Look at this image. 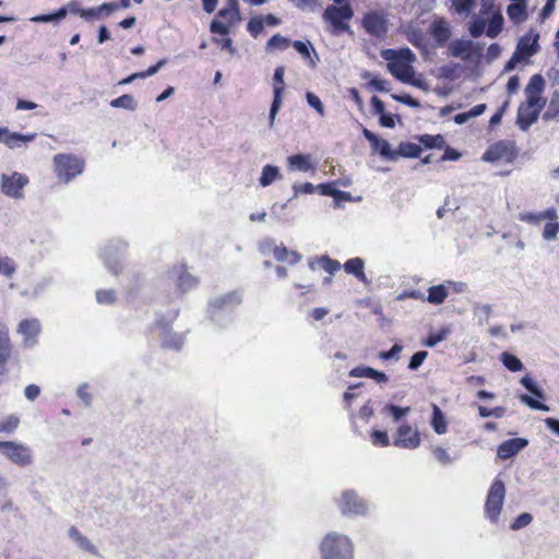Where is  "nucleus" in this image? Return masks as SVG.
<instances>
[{
  "mask_svg": "<svg viewBox=\"0 0 559 559\" xmlns=\"http://www.w3.org/2000/svg\"><path fill=\"white\" fill-rule=\"evenodd\" d=\"M322 559H354V545L344 534L330 532L320 544Z\"/></svg>",
  "mask_w": 559,
  "mask_h": 559,
  "instance_id": "f257e3e1",
  "label": "nucleus"
},
{
  "mask_svg": "<svg viewBox=\"0 0 559 559\" xmlns=\"http://www.w3.org/2000/svg\"><path fill=\"white\" fill-rule=\"evenodd\" d=\"M242 301L238 290L229 292L209 301V316L212 321L223 325L222 320L228 321V313Z\"/></svg>",
  "mask_w": 559,
  "mask_h": 559,
  "instance_id": "f03ea898",
  "label": "nucleus"
},
{
  "mask_svg": "<svg viewBox=\"0 0 559 559\" xmlns=\"http://www.w3.org/2000/svg\"><path fill=\"white\" fill-rule=\"evenodd\" d=\"M53 165L57 177L64 183H69L84 170V160L73 154L55 155Z\"/></svg>",
  "mask_w": 559,
  "mask_h": 559,
  "instance_id": "7ed1b4c3",
  "label": "nucleus"
},
{
  "mask_svg": "<svg viewBox=\"0 0 559 559\" xmlns=\"http://www.w3.org/2000/svg\"><path fill=\"white\" fill-rule=\"evenodd\" d=\"M525 96L526 103L520 105L516 117V123L523 131L537 121L539 112L546 105V99L540 95L525 94Z\"/></svg>",
  "mask_w": 559,
  "mask_h": 559,
  "instance_id": "20e7f679",
  "label": "nucleus"
},
{
  "mask_svg": "<svg viewBox=\"0 0 559 559\" xmlns=\"http://www.w3.org/2000/svg\"><path fill=\"white\" fill-rule=\"evenodd\" d=\"M354 16V10L350 3L344 5H328L322 14L324 22L330 23L333 27V33L338 32L352 33L348 21Z\"/></svg>",
  "mask_w": 559,
  "mask_h": 559,
  "instance_id": "39448f33",
  "label": "nucleus"
},
{
  "mask_svg": "<svg viewBox=\"0 0 559 559\" xmlns=\"http://www.w3.org/2000/svg\"><path fill=\"white\" fill-rule=\"evenodd\" d=\"M506 498V486L500 478H496L488 491L485 502V516L490 523L497 524Z\"/></svg>",
  "mask_w": 559,
  "mask_h": 559,
  "instance_id": "423d86ee",
  "label": "nucleus"
},
{
  "mask_svg": "<svg viewBox=\"0 0 559 559\" xmlns=\"http://www.w3.org/2000/svg\"><path fill=\"white\" fill-rule=\"evenodd\" d=\"M0 454L19 467L29 466L34 462L32 449L17 441H0Z\"/></svg>",
  "mask_w": 559,
  "mask_h": 559,
  "instance_id": "0eeeda50",
  "label": "nucleus"
},
{
  "mask_svg": "<svg viewBox=\"0 0 559 559\" xmlns=\"http://www.w3.org/2000/svg\"><path fill=\"white\" fill-rule=\"evenodd\" d=\"M518 157V148L514 141L501 140L491 144L483 155V160L493 163L504 160L512 164Z\"/></svg>",
  "mask_w": 559,
  "mask_h": 559,
  "instance_id": "6e6552de",
  "label": "nucleus"
},
{
  "mask_svg": "<svg viewBox=\"0 0 559 559\" xmlns=\"http://www.w3.org/2000/svg\"><path fill=\"white\" fill-rule=\"evenodd\" d=\"M384 10H374L365 13L361 25L366 33L376 38H382L388 33L389 19Z\"/></svg>",
  "mask_w": 559,
  "mask_h": 559,
  "instance_id": "1a4fd4ad",
  "label": "nucleus"
},
{
  "mask_svg": "<svg viewBox=\"0 0 559 559\" xmlns=\"http://www.w3.org/2000/svg\"><path fill=\"white\" fill-rule=\"evenodd\" d=\"M28 182V178L24 174L17 171L11 175L2 174L0 177V190L9 198L21 200L24 198L23 189Z\"/></svg>",
  "mask_w": 559,
  "mask_h": 559,
  "instance_id": "9d476101",
  "label": "nucleus"
},
{
  "mask_svg": "<svg viewBox=\"0 0 559 559\" xmlns=\"http://www.w3.org/2000/svg\"><path fill=\"white\" fill-rule=\"evenodd\" d=\"M126 250L127 243L122 240H111L102 249L100 257L114 275H118L121 271L120 260Z\"/></svg>",
  "mask_w": 559,
  "mask_h": 559,
  "instance_id": "9b49d317",
  "label": "nucleus"
},
{
  "mask_svg": "<svg viewBox=\"0 0 559 559\" xmlns=\"http://www.w3.org/2000/svg\"><path fill=\"white\" fill-rule=\"evenodd\" d=\"M284 74H285L284 66H278L275 68V71L273 74V82H274L273 100H272L270 112H269L270 128H273L276 115L278 114V111L282 107V104H283Z\"/></svg>",
  "mask_w": 559,
  "mask_h": 559,
  "instance_id": "f8f14e48",
  "label": "nucleus"
},
{
  "mask_svg": "<svg viewBox=\"0 0 559 559\" xmlns=\"http://www.w3.org/2000/svg\"><path fill=\"white\" fill-rule=\"evenodd\" d=\"M155 326L160 330L159 337L162 340L163 347L176 352L181 350L185 342L183 336L181 334L173 332L170 330L169 322L165 321L164 319H160L156 321Z\"/></svg>",
  "mask_w": 559,
  "mask_h": 559,
  "instance_id": "ddd939ff",
  "label": "nucleus"
},
{
  "mask_svg": "<svg viewBox=\"0 0 559 559\" xmlns=\"http://www.w3.org/2000/svg\"><path fill=\"white\" fill-rule=\"evenodd\" d=\"M420 442L421 439L418 430L405 424L397 428L393 444L402 449H416L420 445Z\"/></svg>",
  "mask_w": 559,
  "mask_h": 559,
  "instance_id": "4468645a",
  "label": "nucleus"
},
{
  "mask_svg": "<svg viewBox=\"0 0 559 559\" xmlns=\"http://www.w3.org/2000/svg\"><path fill=\"white\" fill-rule=\"evenodd\" d=\"M539 34L532 31L522 36L515 47L514 53H518L523 60L536 55L539 51Z\"/></svg>",
  "mask_w": 559,
  "mask_h": 559,
  "instance_id": "2eb2a0df",
  "label": "nucleus"
},
{
  "mask_svg": "<svg viewBox=\"0 0 559 559\" xmlns=\"http://www.w3.org/2000/svg\"><path fill=\"white\" fill-rule=\"evenodd\" d=\"M340 508L344 514H365L367 506L353 490H346L342 495Z\"/></svg>",
  "mask_w": 559,
  "mask_h": 559,
  "instance_id": "dca6fc26",
  "label": "nucleus"
},
{
  "mask_svg": "<svg viewBox=\"0 0 559 559\" xmlns=\"http://www.w3.org/2000/svg\"><path fill=\"white\" fill-rule=\"evenodd\" d=\"M362 135L369 141L373 152H378L382 157L389 160L396 159V153L391 150V145L386 140L380 139L367 128L362 129Z\"/></svg>",
  "mask_w": 559,
  "mask_h": 559,
  "instance_id": "f3484780",
  "label": "nucleus"
},
{
  "mask_svg": "<svg viewBox=\"0 0 559 559\" xmlns=\"http://www.w3.org/2000/svg\"><path fill=\"white\" fill-rule=\"evenodd\" d=\"M17 332L23 336L25 347H33L37 343L40 324L37 319H26L20 322Z\"/></svg>",
  "mask_w": 559,
  "mask_h": 559,
  "instance_id": "a211bd4d",
  "label": "nucleus"
},
{
  "mask_svg": "<svg viewBox=\"0 0 559 559\" xmlns=\"http://www.w3.org/2000/svg\"><path fill=\"white\" fill-rule=\"evenodd\" d=\"M416 56L409 48H401L397 50V60L395 62L388 63L389 72L397 80H405L395 71L396 68H404L405 70H412V63L415 61Z\"/></svg>",
  "mask_w": 559,
  "mask_h": 559,
  "instance_id": "6ab92c4d",
  "label": "nucleus"
},
{
  "mask_svg": "<svg viewBox=\"0 0 559 559\" xmlns=\"http://www.w3.org/2000/svg\"><path fill=\"white\" fill-rule=\"evenodd\" d=\"M429 33L438 47H444L452 36L449 23L443 19H436L429 26Z\"/></svg>",
  "mask_w": 559,
  "mask_h": 559,
  "instance_id": "aec40b11",
  "label": "nucleus"
},
{
  "mask_svg": "<svg viewBox=\"0 0 559 559\" xmlns=\"http://www.w3.org/2000/svg\"><path fill=\"white\" fill-rule=\"evenodd\" d=\"M528 444L525 438H512L503 441L498 445L497 455L501 460H508L516 455Z\"/></svg>",
  "mask_w": 559,
  "mask_h": 559,
  "instance_id": "412c9836",
  "label": "nucleus"
},
{
  "mask_svg": "<svg viewBox=\"0 0 559 559\" xmlns=\"http://www.w3.org/2000/svg\"><path fill=\"white\" fill-rule=\"evenodd\" d=\"M287 167L293 171H314L316 164L312 163L311 156L308 154H295L287 157Z\"/></svg>",
  "mask_w": 559,
  "mask_h": 559,
  "instance_id": "4be33fe9",
  "label": "nucleus"
},
{
  "mask_svg": "<svg viewBox=\"0 0 559 559\" xmlns=\"http://www.w3.org/2000/svg\"><path fill=\"white\" fill-rule=\"evenodd\" d=\"M170 277L177 280L178 288L185 293L197 286L198 280L191 274L187 273L183 266L175 267L169 273Z\"/></svg>",
  "mask_w": 559,
  "mask_h": 559,
  "instance_id": "5701e85b",
  "label": "nucleus"
},
{
  "mask_svg": "<svg viewBox=\"0 0 559 559\" xmlns=\"http://www.w3.org/2000/svg\"><path fill=\"white\" fill-rule=\"evenodd\" d=\"M473 49V41L467 39H455L449 45V52L454 58L468 60Z\"/></svg>",
  "mask_w": 559,
  "mask_h": 559,
  "instance_id": "b1692460",
  "label": "nucleus"
},
{
  "mask_svg": "<svg viewBox=\"0 0 559 559\" xmlns=\"http://www.w3.org/2000/svg\"><path fill=\"white\" fill-rule=\"evenodd\" d=\"M36 133L22 134L19 132H11L8 129V133L3 138V144L11 150L19 148L24 144L34 141Z\"/></svg>",
  "mask_w": 559,
  "mask_h": 559,
  "instance_id": "393cba45",
  "label": "nucleus"
},
{
  "mask_svg": "<svg viewBox=\"0 0 559 559\" xmlns=\"http://www.w3.org/2000/svg\"><path fill=\"white\" fill-rule=\"evenodd\" d=\"M344 271L347 274L354 275L357 280L362 282L364 284H369L370 281L367 278L364 267H365V261L361 258H353L347 260L344 265Z\"/></svg>",
  "mask_w": 559,
  "mask_h": 559,
  "instance_id": "a878e982",
  "label": "nucleus"
},
{
  "mask_svg": "<svg viewBox=\"0 0 559 559\" xmlns=\"http://www.w3.org/2000/svg\"><path fill=\"white\" fill-rule=\"evenodd\" d=\"M292 45L304 59L309 61V66L311 68L317 67V62L319 61V56L316 52V50L310 41L305 43L301 40H295L292 43Z\"/></svg>",
  "mask_w": 559,
  "mask_h": 559,
  "instance_id": "bb28decb",
  "label": "nucleus"
},
{
  "mask_svg": "<svg viewBox=\"0 0 559 559\" xmlns=\"http://www.w3.org/2000/svg\"><path fill=\"white\" fill-rule=\"evenodd\" d=\"M12 355V343L9 329L0 324V366H4Z\"/></svg>",
  "mask_w": 559,
  "mask_h": 559,
  "instance_id": "cd10ccee",
  "label": "nucleus"
},
{
  "mask_svg": "<svg viewBox=\"0 0 559 559\" xmlns=\"http://www.w3.org/2000/svg\"><path fill=\"white\" fill-rule=\"evenodd\" d=\"M68 536L83 550L88 551L93 555H97L98 550L93 543L75 527L71 526L68 530Z\"/></svg>",
  "mask_w": 559,
  "mask_h": 559,
  "instance_id": "c85d7f7f",
  "label": "nucleus"
},
{
  "mask_svg": "<svg viewBox=\"0 0 559 559\" xmlns=\"http://www.w3.org/2000/svg\"><path fill=\"white\" fill-rule=\"evenodd\" d=\"M432 415H431V427L438 435H443L448 430V423L445 420V416L441 408L437 404L431 405Z\"/></svg>",
  "mask_w": 559,
  "mask_h": 559,
  "instance_id": "c756f323",
  "label": "nucleus"
},
{
  "mask_svg": "<svg viewBox=\"0 0 559 559\" xmlns=\"http://www.w3.org/2000/svg\"><path fill=\"white\" fill-rule=\"evenodd\" d=\"M274 258L280 262L287 261L289 264H296L300 261L301 255L296 251H288V249L281 245L273 249Z\"/></svg>",
  "mask_w": 559,
  "mask_h": 559,
  "instance_id": "7c9ffc66",
  "label": "nucleus"
},
{
  "mask_svg": "<svg viewBox=\"0 0 559 559\" xmlns=\"http://www.w3.org/2000/svg\"><path fill=\"white\" fill-rule=\"evenodd\" d=\"M407 40L418 49H425L427 47V39L424 32L415 26H408L406 28Z\"/></svg>",
  "mask_w": 559,
  "mask_h": 559,
  "instance_id": "2f4dec72",
  "label": "nucleus"
},
{
  "mask_svg": "<svg viewBox=\"0 0 559 559\" xmlns=\"http://www.w3.org/2000/svg\"><path fill=\"white\" fill-rule=\"evenodd\" d=\"M507 14L515 24L524 22L527 19L526 3H510L507 7Z\"/></svg>",
  "mask_w": 559,
  "mask_h": 559,
  "instance_id": "473e14b6",
  "label": "nucleus"
},
{
  "mask_svg": "<svg viewBox=\"0 0 559 559\" xmlns=\"http://www.w3.org/2000/svg\"><path fill=\"white\" fill-rule=\"evenodd\" d=\"M277 178H281L280 168L274 165H265L262 168V173L259 178V183L262 187H267L272 185Z\"/></svg>",
  "mask_w": 559,
  "mask_h": 559,
  "instance_id": "72a5a7b5",
  "label": "nucleus"
},
{
  "mask_svg": "<svg viewBox=\"0 0 559 559\" xmlns=\"http://www.w3.org/2000/svg\"><path fill=\"white\" fill-rule=\"evenodd\" d=\"M20 426V417L15 414H11L0 419V435L11 436Z\"/></svg>",
  "mask_w": 559,
  "mask_h": 559,
  "instance_id": "f704fd0d",
  "label": "nucleus"
},
{
  "mask_svg": "<svg viewBox=\"0 0 559 559\" xmlns=\"http://www.w3.org/2000/svg\"><path fill=\"white\" fill-rule=\"evenodd\" d=\"M397 156H403L407 158H416L421 153V147L418 144L411 143V142H401L399 145L397 151H394Z\"/></svg>",
  "mask_w": 559,
  "mask_h": 559,
  "instance_id": "c9c22d12",
  "label": "nucleus"
},
{
  "mask_svg": "<svg viewBox=\"0 0 559 559\" xmlns=\"http://www.w3.org/2000/svg\"><path fill=\"white\" fill-rule=\"evenodd\" d=\"M448 297V290L444 285L431 286L428 289L427 301L432 305H441Z\"/></svg>",
  "mask_w": 559,
  "mask_h": 559,
  "instance_id": "e433bc0d",
  "label": "nucleus"
},
{
  "mask_svg": "<svg viewBox=\"0 0 559 559\" xmlns=\"http://www.w3.org/2000/svg\"><path fill=\"white\" fill-rule=\"evenodd\" d=\"M112 108H122L130 111H134L138 108V103L134 97L130 94H123L118 98L110 100L109 104Z\"/></svg>",
  "mask_w": 559,
  "mask_h": 559,
  "instance_id": "4c0bfd02",
  "label": "nucleus"
},
{
  "mask_svg": "<svg viewBox=\"0 0 559 559\" xmlns=\"http://www.w3.org/2000/svg\"><path fill=\"white\" fill-rule=\"evenodd\" d=\"M68 14V9L66 7L60 8L58 11L48 14L35 15L29 19V21L35 23H50L58 22L64 19Z\"/></svg>",
  "mask_w": 559,
  "mask_h": 559,
  "instance_id": "58836bf2",
  "label": "nucleus"
},
{
  "mask_svg": "<svg viewBox=\"0 0 559 559\" xmlns=\"http://www.w3.org/2000/svg\"><path fill=\"white\" fill-rule=\"evenodd\" d=\"M520 383L535 397L539 400L546 399L544 390L539 385H537V383L533 380V378L530 374L522 377Z\"/></svg>",
  "mask_w": 559,
  "mask_h": 559,
  "instance_id": "ea45409f",
  "label": "nucleus"
},
{
  "mask_svg": "<svg viewBox=\"0 0 559 559\" xmlns=\"http://www.w3.org/2000/svg\"><path fill=\"white\" fill-rule=\"evenodd\" d=\"M290 40L281 34L273 35L265 45V51L272 52L275 49L285 50L289 47Z\"/></svg>",
  "mask_w": 559,
  "mask_h": 559,
  "instance_id": "a19ab883",
  "label": "nucleus"
},
{
  "mask_svg": "<svg viewBox=\"0 0 559 559\" xmlns=\"http://www.w3.org/2000/svg\"><path fill=\"white\" fill-rule=\"evenodd\" d=\"M500 360L503 366L512 372L521 371L524 368L522 361L515 355L508 352L501 353Z\"/></svg>",
  "mask_w": 559,
  "mask_h": 559,
  "instance_id": "79ce46f5",
  "label": "nucleus"
},
{
  "mask_svg": "<svg viewBox=\"0 0 559 559\" xmlns=\"http://www.w3.org/2000/svg\"><path fill=\"white\" fill-rule=\"evenodd\" d=\"M545 88V80L542 74L531 76L528 84L525 86V94L540 95Z\"/></svg>",
  "mask_w": 559,
  "mask_h": 559,
  "instance_id": "37998d69",
  "label": "nucleus"
},
{
  "mask_svg": "<svg viewBox=\"0 0 559 559\" xmlns=\"http://www.w3.org/2000/svg\"><path fill=\"white\" fill-rule=\"evenodd\" d=\"M503 27V16L501 13H497L492 15V17L488 22V26L486 29V35L490 38H496L502 31Z\"/></svg>",
  "mask_w": 559,
  "mask_h": 559,
  "instance_id": "c03bdc74",
  "label": "nucleus"
},
{
  "mask_svg": "<svg viewBox=\"0 0 559 559\" xmlns=\"http://www.w3.org/2000/svg\"><path fill=\"white\" fill-rule=\"evenodd\" d=\"M362 78L370 79L368 85L376 92L383 93V92L390 91V83L386 80L381 79L379 76H372L371 72H368V71L364 72Z\"/></svg>",
  "mask_w": 559,
  "mask_h": 559,
  "instance_id": "a18cd8bd",
  "label": "nucleus"
},
{
  "mask_svg": "<svg viewBox=\"0 0 559 559\" xmlns=\"http://www.w3.org/2000/svg\"><path fill=\"white\" fill-rule=\"evenodd\" d=\"M450 326H443L439 332L430 333L423 344L427 347L432 348L440 342L444 341L450 335Z\"/></svg>",
  "mask_w": 559,
  "mask_h": 559,
  "instance_id": "49530a36",
  "label": "nucleus"
},
{
  "mask_svg": "<svg viewBox=\"0 0 559 559\" xmlns=\"http://www.w3.org/2000/svg\"><path fill=\"white\" fill-rule=\"evenodd\" d=\"M419 142L426 148H441L444 145V138L441 134H424L419 136Z\"/></svg>",
  "mask_w": 559,
  "mask_h": 559,
  "instance_id": "de8ad7c7",
  "label": "nucleus"
},
{
  "mask_svg": "<svg viewBox=\"0 0 559 559\" xmlns=\"http://www.w3.org/2000/svg\"><path fill=\"white\" fill-rule=\"evenodd\" d=\"M317 263L331 275L335 274L342 267L338 261L333 260L328 255L320 257Z\"/></svg>",
  "mask_w": 559,
  "mask_h": 559,
  "instance_id": "09e8293b",
  "label": "nucleus"
},
{
  "mask_svg": "<svg viewBox=\"0 0 559 559\" xmlns=\"http://www.w3.org/2000/svg\"><path fill=\"white\" fill-rule=\"evenodd\" d=\"M460 70H461V64H459V63L442 66L439 69L440 78L449 80V81H454L460 76V73H459Z\"/></svg>",
  "mask_w": 559,
  "mask_h": 559,
  "instance_id": "8fccbe9b",
  "label": "nucleus"
},
{
  "mask_svg": "<svg viewBox=\"0 0 559 559\" xmlns=\"http://www.w3.org/2000/svg\"><path fill=\"white\" fill-rule=\"evenodd\" d=\"M559 117V92H555L551 96L548 109L544 114L545 120L557 119Z\"/></svg>",
  "mask_w": 559,
  "mask_h": 559,
  "instance_id": "3c124183",
  "label": "nucleus"
},
{
  "mask_svg": "<svg viewBox=\"0 0 559 559\" xmlns=\"http://www.w3.org/2000/svg\"><path fill=\"white\" fill-rule=\"evenodd\" d=\"M383 411L388 412L395 423L400 421L404 416L409 414L411 407H401L394 404H386Z\"/></svg>",
  "mask_w": 559,
  "mask_h": 559,
  "instance_id": "603ef678",
  "label": "nucleus"
},
{
  "mask_svg": "<svg viewBox=\"0 0 559 559\" xmlns=\"http://www.w3.org/2000/svg\"><path fill=\"white\" fill-rule=\"evenodd\" d=\"M520 401L527 405L530 408L532 409H536V411H543V412H549V406L535 400L533 396L528 395V394H521L519 396Z\"/></svg>",
  "mask_w": 559,
  "mask_h": 559,
  "instance_id": "864d4df0",
  "label": "nucleus"
},
{
  "mask_svg": "<svg viewBox=\"0 0 559 559\" xmlns=\"http://www.w3.org/2000/svg\"><path fill=\"white\" fill-rule=\"evenodd\" d=\"M16 271V265L13 260L9 257L0 258V274L11 278Z\"/></svg>",
  "mask_w": 559,
  "mask_h": 559,
  "instance_id": "5fc2aeb1",
  "label": "nucleus"
},
{
  "mask_svg": "<svg viewBox=\"0 0 559 559\" xmlns=\"http://www.w3.org/2000/svg\"><path fill=\"white\" fill-rule=\"evenodd\" d=\"M506 412H507L506 407H502V406H497L495 408H487L485 406L478 407L479 416L483 418H488V417L502 418L504 416Z\"/></svg>",
  "mask_w": 559,
  "mask_h": 559,
  "instance_id": "6e6d98bb",
  "label": "nucleus"
},
{
  "mask_svg": "<svg viewBox=\"0 0 559 559\" xmlns=\"http://www.w3.org/2000/svg\"><path fill=\"white\" fill-rule=\"evenodd\" d=\"M96 299L98 304L111 305L116 301V293L114 289H99L96 292Z\"/></svg>",
  "mask_w": 559,
  "mask_h": 559,
  "instance_id": "4d7b16f0",
  "label": "nucleus"
},
{
  "mask_svg": "<svg viewBox=\"0 0 559 559\" xmlns=\"http://www.w3.org/2000/svg\"><path fill=\"white\" fill-rule=\"evenodd\" d=\"M263 28V20L259 16L251 17L247 24V29L252 37H258Z\"/></svg>",
  "mask_w": 559,
  "mask_h": 559,
  "instance_id": "13d9d810",
  "label": "nucleus"
},
{
  "mask_svg": "<svg viewBox=\"0 0 559 559\" xmlns=\"http://www.w3.org/2000/svg\"><path fill=\"white\" fill-rule=\"evenodd\" d=\"M533 521V516L532 514L527 513V512H524V513H521L519 516L515 518V520L511 523L510 525V528L512 531H519L525 526H527L528 524H531V522Z\"/></svg>",
  "mask_w": 559,
  "mask_h": 559,
  "instance_id": "bf43d9fd",
  "label": "nucleus"
},
{
  "mask_svg": "<svg viewBox=\"0 0 559 559\" xmlns=\"http://www.w3.org/2000/svg\"><path fill=\"white\" fill-rule=\"evenodd\" d=\"M306 99L308 105L312 107L320 116H324V106L316 94L307 92Z\"/></svg>",
  "mask_w": 559,
  "mask_h": 559,
  "instance_id": "052dcab7",
  "label": "nucleus"
},
{
  "mask_svg": "<svg viewBox=\"0 0 559 559\" xmlns=\"http://www.w3.org/2000/svg\"><path fill=\"white\" fill-rule=\"evenodd\" d=\"M558 233H559V223L549 222L545 225V228L543 231V238L547 241L555 240L557 238Z\"/></svg>",
  "mask_w": 559,
  "mask_h": 559,
  "instance_id": "680f3d73",
  "label": "nucleus"
},
{
  "mask_svg": "<svg viewBox=\"0 0 559 559\" xmlns=\"http://www.w3.org/2000/svg\"><path fill=\"white\" fill-rule=\"evenodd\" d=\"M294 197L296 198L298 194H311L317 190V187L311 182L306 183H294L293 185Z\"/></svg>",
  "mask_w": 559,
  "mask_h": 559,
  "instance_id": "e2e57ef3",
  "label": "nucleus"
},
{
  "mask_svg": "<svg viewBox=\"0 0 559 559\" xmlns=\"http://www.w3.org/2000/svg\"><path fill=\"white\" fill-rule=\"evenodd\" d=\"M432 453L438 462L442 465H449L453 462V459L450 456L448 451L442 447H436L432 450Z\"/></svg>",
  "mask_w": 559,
  "mask_h": 559,
  "instance_id": "0e129e2a",
  "label": "nucleus"
},
{
  "mask_svg": "<svg viewBox=\"0 0 559 559\" xmlns=\"http://www.w3.org/2000/svg\"><path fill=\"white\" fill-rule=\"evenodd\" d=\"M427 356L428 353L425 350L416 352L409 359L408 368L411 370H417L421 366Z\"/></svg>",
  "mask_w": 559,
  "mask_h": 559,
  "instance_id": "69168bd1",
  "label": "nucleus"
},
{
  "mask_svg": "<svg viewBox=\"0 0 559 559\" xmlns=\"http://www.w3.org/2000/svg\"><path fill=\"white\" fill-rule=\"evenodd\" d=\"M210 32L212 34L228 35L230 33V27L217 19H214L210 24Z\"/></svg>",
  "mask_w": 559,
  "mask_h": 559,
  "instance_id": "338daca9",
  "label": "nucleus"
},
{
  "mask_svg": "<svg viewBox=\"0 0 559 559\" xmlns=\"http://www.w3.org/2000/svg\"><path fill=\"white\" fill-rule=\"evenodd\" d=\"M486 23L483 19H476L474 20L469 25V33L472 37L477 38L483 35L485 32Z\"/></svg>",
  "mask_w": 559,
  "mask_h": 559,
  "instance_id": "774afa93",
  "label": "nucleus"
}]
</instances>
